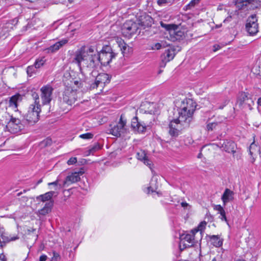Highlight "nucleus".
Listing matches in <instances>:
<instances>
[{
    "instance_id": "nucleus-1",
    "label": "nucleus",
    "mask_w": 261,
    "mask_h": 261,
    "mask_svg": "<svg viewBox=\"0 0 261 261\" xmlns=\"http://www.w3.org/2000/svg\"><path fill=\"white\" fill-rule=\"evenodd\" d=\"M116 56L109 46L103 47L100 53L93 46H82L75 51L73 62L77 65L82 73L93 74L99 63L101 65L107 66Z\"/></svg>"
},
{
    "instance_id": "nucleus-2",
    "label": "nucleus",
    "mask_w": 261,
    "mask_h": 261,
    "mask_svg": "<svg viewBox=\"0 0 261 261\" xmlns=\"http://www.w3.org/2000/svg\"><path fill=\"white\" fill-rule=\"evenodd\" d=\"M144 18L146 19V22L143 21V19H141L140 20V23H137L132 20L126 21L122 27L121 31L122 35L124 37L129 38L136 33L139 29L140 24L143 27L151 26L152 21V18L148 15H146L144 16Z\"/></svg>"
},
{
    "instance_id": "nucleus-3",
    "label": "nucleus",
    "mask_w": 261,
    "mask_h": 261,
    "mask_svg": "<svg viewBox=\"0 0 261 261\" xmlns=\"http://www.w3.org/2000/svg\"><path fill=\"white\" fill-rule=\"evenodd\" d=\"M32 96L34 100V103L30 105L25 116V121L29 125H34L39 120V113L41 112L39 95L34 92L32 93Z\"/></svg>"
},
{
    "instance_id": "nucleus-4",
    "label": "nucleus",
    "mask_w": 261,
    "mask_h": 261,
    "mask_svg": "<svg viewBox=\"0 0 261 261\" xmlns=\"http://www.w3.org/2000/svg\"><path fill=\"white\" fill-rule=\"evenodd\" d=\"M196 103L192 99H185L182 101L180 108L178 110V114L180 120L190 122L192 116L196 109Z\"/></svg>"
},
{
    "instance_id": "nucleus-5",
    "label": "nucleus",
    "mask_w": 261,
    "mask_h": 261,
    "mask_svg": "<svg viewBox=\"0 0 261 261\" xmlns=\"http://www.w3.org/2000/svg\"><path fill=\"white\" fill-rule=\"evenodd\" d=\"M83 74H91L92 76L94 78V81H91V83L90 84L89 89L90 90L99 88V90L102 91V89L105 86V84L110 81V76L107 73H100L96 75L97 72L96 71V69H95L93 74H92L91 72H88Z\"/></svg>"
},
{
    "instance_id": "nucleus-6",
    "label": "nucleus",
    "mask_w": 261,
    "mask_h": 261,
    "mask_svg": "<svg viewBox=\"0 0 261 261\" xmlns=\"http://www.w3.org/2000/svg\"><path fill=\"white\" fill-rule=\"evenodd\" d=\"M162 28L168 31L170 39L172 41H175L182 39L185 36V31L181 29V26L174 24H166L161 22Z\"/></svg>"
},
{
    "instance_id": "nucleus-7",
    "label": "nucleus",
    "mask_w": 261,
    "mask_h": 261,
    "mask_svg": "<svg viewBox=\"0 0 261 261\" xmlns=\"http://www.w3.org/2000/svg\"><path fill=\"white\" fill-rule=\"evenodd\" d=\"M196 234H197L196 229L192 230L190 233L181 234L180 236L179 247L181 248L182 245L184 248L190 247L197 243L198 240Z\"/></svg>"
},
{
    "instance_id": "nucleus-8",
    "label": "nucleus",
    "mask_w": 261,
    "mask_h": 261,
    "mask_svg": "<svg viewBox=\"0 0 261 261\" xmlns=\"http://www.w3.org/2000/svg\"><path fill=\"white\" fill-rule=\"evenodd\" d=\"M179 116L178 118L174 119L170 122L169 124V134L173 138L177 137L180 134V131L183 127L189 125V122L187 121H181Z\"/></svg>"
},
{
    "instance_id": "nucleus-9",
    "label": "nucleus",
    "mask_w": 261,
    "mask_h": 261,
    "mask_svg": "<svg viewBox=\"0 0 261 261\" xmlns=\"http://www.w3.org/2000/svg\"><path fill=\"white\" fill-rule=\"evenodd\" d=\"M127 121L125 118L124 114H122L120 116L118 123L112 126L111 125L110 128L109 129V133L114 136L119 137L122 134H124L126 130V124Z\"/></svg>"
},
{
    "instance_id": "nucleus-10",
    "label": "nucleus",
    "mask_w": 261,
    "mask_h": 261,
    "mask_svg": "<svg viewBox=\"0 0 261 261\" xmlns=\"http://www.w3.org/2000/svg\"><path fill=\"white\" fill-rule=\"evenodd\" d=\"M10 119L6 126L8 131L12 134L20 132L24 127V125L19 118L13 116H9Z\"/></svg>"
},
{
    "instance_id": "nucleus-11",
    "label": "nucleus",
    "mask_w": 261,
    "mask_h": 261,
    "mask_svg": "<svg viewBox=\"0 0 261 261\" xmlns=\"http://www.w3.org/2000/svg\"><path fill=\"white\" fill-rule=\"evenodd\" d=\"M245 29L250 36L256 35L258 32V24L256 14H253L248 17L246 20Z\"/></svg>"
},
{
    "instance_id": "nucleus-12",
    "label": "nucleus",
    "mask_w": 261,
    "mask_h": 261,
    "mask_svg": "<svg viewBox=\"0 0 261 261\" xmlns=\"http://www.w3.org/2000/svg\"><path fill=\"white\" fill-rule=\"evenodd\" d=\"M54 89L49 84L42 86L40 89V97L43 105L49 104L52 99Z\"/></svg>"
},
{
    "instance_id": "nucleus-13",
    "label": "nucleus",
    "mask_w": 261,
    "mask_h": 261,
    "mask_svg": "<svg viewBox=\"0 0 261 261\" xmlns=\"http://www.w3.org/2000/svg\"><path fill=\"white\" fill-rule=\"evenodd\" d=\"M77 93L75 90L70 88L65 90L63 94V101L68 105L71 106L77 99Z\"/></svg>"
},
{
    "instance_id": "nucleus-14",
    "label": "nucleus",
    "mask_w": 261,
    "mask_h": 261,
    "mask_svg": "<svg viewBox=\"0 0 261 261\" xmlns=\"http://www.w3.org/2000/svg\"><path fill=\"white\" fill-rule=\"evenodd\" d=\"M217 145L222 150L228 153H232L233 154L236 152L237 145L236 143L232 141L223 140L219 142Z\"/></svg>"
},
{
    "instance_id": "nucleus-15",
    "label": "nucleus",
    "mask_w": 261,
    "mask_h": 261,
    "mask_svg": "<svg viewBox=\"0 0 261 261\" xmlns=\"http://www.w3.org/2000/svg\"><path fill=\"white\" fill-rule=\"evenodd\" d=\"M147 125L142 121H139L137 116L134 117L131 122V127L135 133H144L146 132Z\"/></svg>"
},
{
    "instance_id": "nucleus-16",
    "label": "nucleus",
    "mask_w": 261,
    "mask_h": 261,
    "mask_svg": "<svg viewBox=\"0 0 261 261\" xmlns=\"http://www.w3.org/2000/svg\"><path fill=\"white\" fill-rule=\"evenodd\" d=\"M234 3L239 9L251 10L255 7L256 0H234Z\"/></svg>"
},
{
    "instance_id": "nucleus-17",
    "label": "nucleus",
    "mask_w": 261,
    "mask_h": 261,
    "mask_svg": "<svg viewBox=\"0 0 261 261\" xmlns=\"http://www.w3.org/2000/svg\"><path fill=\"white\" fill-rule=\"evenodd\" d=\"M84 173V172L82 169H81L79 172L72 173L71 174L66 177L65 180L64 181L63 185L64 186H68L71 184L79 181L81 179L80 176L83 175Z\"/></svg>"
},
{
    "instance_id": "nucleus-18",
    "label": "nucleus",
    "mask_w": 261,
    "mask_h": 261,
    "mask_svg": "<svg viewBox=\"0 0 261 261\" xmlns=\"http://www.w3.org/2000/svg\"><path fill=\"white\" fill-rule=\"evenodd\" d=\"M68 42V40L67 39H62L59 41L57 42L49 47L46 48L45 51L48 54H54L57 52L60 49L62 46L67 44Z\"/></svg>"
},
{
    "instance_id": "nucleus-19",
    "label": "nucleus",
    "mask_w": 261,
    "mask_h": 261,
    "mask_svg": "<svg viewBox=\"0 0 261 261\" xmlns=\"http://www.w3.org/2000/svg\"><path fill=\"white\" fill-rule=\"evenodd\" d=\"M136 157L138 160L142 162L145 165L148 166V167L152 170V163L148 159L144 150H140L137 152Z\"/></svg>"
},
{
    "instance_id": "nucleus-20",
    "label": "nucleus",
    "mask_w": 261,
    "mask_h": 261,
    "mask_svg": "<svg viewBox=\"0 0 261 261\" xmlns=\"http://www.w3.org/2000/svg\"><path fill=\"white\" fill-rule=\"evenodd\" d=\"M249 154L251 156V162L253 163L255 160V158L260 152L259 147L253 141L250 145L249 148Z\"/></svg>"
},
{
    "instance_id": "nucleus-21",
    "label": "nucleus",
    "mask_w": 261,
    "mask_h": 261,
    "mask_svg": "<svg viewBox=\"0 0 261 261\" xmlns=\"http://www.w3.org/2000/svg\"><path fill=\"white\" fill-rule=\"evenodd\" d=\"M21 101V96L19 94H15L10 98L9 107L13 109L15 112L18 111L17 109L18 102Z\"/></svg>"
},
{
    "instance_id": "nucleus-22",
    "label": "nucleus",
    "mask_w": 261,
    "mask_h": 261,
    "mask_svg": "<svg viewBox=\"0 0 261 261\" xmlns=\"http://www.w3.org/2000/svg\"><path fill=\"white\" fill-rule=\"evenodd\" d=\"M233 195L234 193L229 189L227 188L225 190L221 197V199L224 205L233 200Z\"/></svg>"
},
{
    "instance_id": "nucleus-23",
    "label": "nucleus",
    "mask_w": 261,
    "mask_h": 261,
    "mask_svg": "<svg viewBox=\"0 0 261 261\" xmlns=\"http://www.w3.org/2000/svg\"><path fill=\"white\" fill-rule=\"evenodd\" d=\"M211 243L216 247H220L223 244V239L219 235H212L209 236Z\"/></svg>"
},
{
    "instance_id": "nucleus-24",
    "label": "nucleus",
    "mask_w": 261,
    "mask_h": 261,
    "mask_svg": "<svg viewBox=\"0 0 261 261\" xmlns=\"http://www.w3.org/2000/svg\"><path fill=\"white\" fill-rule=\"evenodd\" d=\"M53 206V201H50L47 202L46 203H45L44 206L38 211L39 215L44 216V215L48 214L51 211Z\"/></svg>"
},
{
    "instance_id": "nucleus-25",
    "label": "nucleus",
    "mask_w": 261,
    "mask_h": 261,
    "mask_svg": "<svg viewBox=\"0 0 261 261\" xmlns=\"http://www.w3.org/2000/svg\"><path fill=\"white\" fill-rule=\"evenodd\" d=\"M100 149V145L98 143H95L92 146H89L87 150L85 152V156H89L93 154L95 152Z\"/></svg>"
},
{
    "instance_id": "nucleus-26",
    "label": "nucleus",
    "mask_w": 261,
    "mask_h": 261,
    "mask_svg": "<svg viewBox=\"0 0 261 261\" xmlns=\"http://www.w3.org/2000/svg\"><path fill=\"white\" fill-rule=\"evenodd\" d=\"M55 193L54 191H49L46 192L44 194L41 195L37 197V199L41 200L43 202L46 201H51V199L53 197L54 194Z\"/></svg>"
},
{
    "instance_id": "nucleus-27",
    "label": "nucleus",
    "mask_w": 261,
    "mask_h": 261,
    "mask_svg": "<svg viewBox=\"0 0 261 261\" xmlns=\"http://www.w3.org/2000/svg\"><path fill=\"white\" fill-rule=\"evenodd\" d=\"M116 42L118 45V46L120 48L122 54L124 55L128 47V45L121 38L118 37L116 38Z\"/></svg>"
},
{
    "instance_id": "nucleus-28",
    "label": "nucleus",
    "mask_w": 261,
    "mask_h": 261,
    "mask_svg": "<svg viewBox=\"0 0 261 261\" xmlns=\"http://www.w3.org/2000/svg\"><path fill=\"white\" fill-rule=\"evenodd\" d=\"M46 62V59L44 57H42L37 59L34 63V65L36 69L40 68L43 66Z\"/></svg>"
},
{
    "instance_id": "nucleus-29",
    "label": "nucleus",
    "mask_w": 261,
    "mask_h": 261,
    "mask_svg": "<svg viewBox=\"0 0 261 261\" xmlns=\"http://www.w3.org/2000/svg\"><path fill=\"white\" fill-rule=\"evenodd\" d=\"M164 55L167 60L169 61L173 59L175 56L174 50L172 49H168L165 50Z\"/></svg>"
},
{
    "instance_id": "nucleus-30",
    "label": "nucleus",
    "mask_w": 261,
    "mask_h": 261,
    "mask_svg": "<svg viewBox=\"0 0 261 261\" xmlns=\"http://www.w3.org/2000/svg\"><path fill=\"white\" fill-rule=\"evenodd\" d=\"M228 102H229V99H227V98H223L222 100V102H218L217 103V107L216 109H223L224 107H225L228 103Z\"/></svg>"
},
{
    "instance_id": "nucleus-31",
    "label": "nucleus",
    "mask_w": 261,
    "mask_h": 261,
    "mask_svg": "<svg viewBox=\"0 0 261 261\" xmlns=\"http://www.w3.org/2000/svg\"><path fill=\"white\" fill-rule=\"evenodd\" d=\"M206 225V222L205 221H202L198 225L197 228L195 229L197 230V233H198L199 231H200L199 234L200 238L201 236V233L202 231H203L204 229H205Z\"/></svg>"
},
{
    "instance_id": "nucleus-32",
    "label": "nucleus",
    "mask_w": 261,
    "mask_h": 261,
    "mask_svg": "<svg viewBox=\"0 0 261 261\" xmlns=\"http://www.w3.org/2000/svg\"><path fill=\"white\" fill-rule=\"evenodd\" d=\"M36 69H37L36 68V67H35V66L34 65H32V66H28L27 69V72L28 74L30 76H31L33 73L36 72Z\"/></svg>"
},
{
    "instance_id": "nucleus-33",
    "label": "nucleus",
    "mask_w": 261,
    "mask_h": 261,
    "mask_svg": "<svg viewBox=\"0 0 261 261\" xmlns=\"http://www.w3.org/2000/svg\"><path fill=\"white\" fill-rule=\"evenodd\" d=\"M51 139L50 138H47L41 142L40 145L42 147H46L48 146H50L51 144Z\"/></svg>"
},
{
    "instance_id": "nucleus-34",
    "label": "nucleus",
    "mask_w": 261,
    "mask_h": 261,
    "mask_svg": "<svg viewBox=\"0 0 261 261\" xmlns=\"http://www.w3.org/2000/svg\"><path fill=\"white\" fill-rule=\"evenodd\" d=\"M48 185L49 186H53L54 187V189L55 190H59L62 188L61 185L59 184V180H58V179L54 182L48 183Z\"/></svg>"
},
{
    "instance_id": "nucleus-35",
    "label": "nucleus",
    "mask_w": 261,
    "mask_h": 261,
    "mask_svg": "<svg viewBox=\"0 0 261 261\" xmlns=\"http://www.w3.org/2000/svg\"><path fill=\"white\" fill-rule=\"evenodd\" d=\"M200 0H192L188 5L186 6L187 9H191L199 2Z\"/></svg>"
},
{
    "instance_id": "nucleus-36",
    "label": "nucleus",
    "mask_w": 261,
    "mask_h": 261,
    "mask_svg": "<svg viewBox=\"0 0 261 261\" xmlns=\"http://www.w3.org/2000/svg\"><path fill=\"white\" fill-rule=\"evenodd\" d=\"M80 138L83 139H92L93 137V135L90 133H87L86 134H82L80 135Z\"/></svg>"
},
{
    "instance_id": "nucleus-37",
    "label": "nucleus",
    "mask_w": 261,
    "mask_h": 261,
    "mask_svg": "<svg viewBox=\"0 0 261 261\" xmlns=\"http://www.w3.org/2000/svg\"><path fill=\"white\" fill-rule=\"evenodd\" d=\"M212 261H223V253L219 252L215 256H214Z\"/></svg>"
},
{
    "instance_id": "nucleus-38",
    "label": "nucleus",
    "mask_w": 261,
    "mask_h": 261,
    "mask_svg": "<svg viewBox=\"0 0 261 261\" xmlns=\"http://www.w3.org/2000/svg\"><path fill=\"white\" fill-rule=\"evenodd\" d=\"M217 122L209 123L207 124L206 127L208 130H213L217 126Z\"/></svg>"
},
{
    "instance_id": "nucleus-39",
    "label": "nucleus",
    "mask_w": 261,
    "mask_h": 261,
    "mask_svg": "<svg viewBox=\"0 0 261 261\" xmlns=\"http://www.w3.org/2000/svg\"><path fill=\"white\" fill-rule=\"evenodd\" d=\"M60 255L59 253L55 251L53 252V256L52 257L50 261H59L60 259Z\"/></svg>"
},
{
    "instance_id": "nucleus-40",
    "label": "nucleus",
    "mask_w": 261,
    "mask_h": 261,
    "mask_svg": "<svg viewBox=\"0 0 261 261\" xmlns=\"http://www.w3.org/2000/svg\"><path fill=\"white\" fill-rule=\"evenodd\" d=\"M77 162V158L75 157H72L70 158L67 163L68 165H71L75 164Z\"/></svg>"
},
{
    "instance_id": "nucleus-41",
    "label": "nucleus",
    "mask_w": 261,
    "mask_h": 261,
    "mask_svg": "<svg viewBox=\"0 0 261 261\" xmlns=\"http://www.w3.org/2000/svg\"><path fill=\"white\" fill-rule=\"evenodd\" d=\"M174 0H158V4L161 6L166 4L171 3L173 2Z\"/></svg>"
},
{
    "instance_id": "nucleus-42",
    "label": "nucleus",
    "mask_w": 261,
    "mask_h": 261,
    "mask_svg": "<svg viewBox=\"0 0 261 261\" xmlns=\"http://www.w3.org/2000/svg\"><path fill=\"white\" fill-rule=\"evenodd\" d=\"M241 101L240 104H241V103H242V101H243H243H246V100H248H248H249V99L248 98V96H247V94H246V93H242L241 94Z\"/></svg>"
},
{
    "instance_id": "nucleus-43",
    "label": "nucleus",
    "mask_w": 261,
    "mask_h": 261,
    "mask_svg": "<svg viewBox=\"0 0 261 261\" xmlns=\"http://www.w3.org/2000/svg\"><path fill=\"white\" fill-rule=\"evenodd\" d=\"M156 190V187H152V186H150V187H148L147 188V193H150V192L151 193H153V192H155V191Z\"/></svg>"
},
{
    "instance_id": "nucleus-44",
    "label": "nucleus",
    "mask_w": 261,
    "mask_h": 261,
    "mask_svg": "<svg viewBox=\"0 0 261 261\" xmlns=\"http://www.w3.org/2000/svg\"><path fill=\"white\" fill-rule=\"evenodd\" d=\"M162 48V45L160 43H156L153 46H152V49L159 50Z\"/></svg>"
},
{
    "instance_id": "nucleus-45",
    "label": "nucleus",
    "mask_w": 261,
    "mask_h": 261,
    "mask_svg": "<svg viewBox=\"0 0 261 261\" xmlns=\"http://www.w3.org/2000/svg\"><path fill=\"white\" fill-rule=\"evenodd\" d=\"M74 84L77 87H82L83 85V83L81 81H74Z\"/></svg>"
},
{
    "instance_id": "nucleus-46",
    "label": "nucleus",
    "mask_w": 261,
    "mask_h": 261,
    "mask_svg": "<svg viewBox=\"0 0 261 261\" xmlns=\"http://www.w3.org/2000/svg\"><path fill=\"white\" fill-rule=\"evenodd\" d=\"M47 258V256L45 254L41 255L39 257V261H46Z\"/></svg>"
},
{
    "instance_id": "nucleus-47",
    "label": "nucleus",
    "mask_w": 261,
    "mask_h": 261,
    "mask_svg": "<svg viewBox=\"0 0 261 261\" xmlns=\"http://www.w3.org/2000/svg\"><path fill=\"white\" fill-rule=\"evenodd\" d=\"M223 207L222 206H221L220 205H216L215 206V210L217 211L218 212L220 211H222V210H223Z\"/></svg>"
},
{
    "instance_id": "nucleus-48",
    "label": "nucleus",
    "mask_w": 261,
    "mask_h": 261,
    "mask_svg": "<svg viewBox=\"0 0 261 261\" xmlns=\"http://www.w3.org/2000/svg\"><path fill=\"white\" fill-rule=\"evenodd\" d=\"M0 261H7V258L3 253L0 254Z\"/></svg>"
},
{
    "instance_id": "nucleus-49",
    "label": "nucleus",
    "mask_w": 261,
    "mask_h": 261,
    "mask_svg": "<svg viewBox=\"0 0 261 261\" xmlns=\"http://www.w3.org/2000/svg\"><path fill=\"white\" fill-rule=\"evenodd\" d=\"M220 218L222 221H225V222H227L225 213L221 216H220Z\"/></svg>"
},
{
    "instance_id": "nucleus-50",
    "label": "nucleus",
    "mask_w": 261,
    "mask_h": 261,
    "mask_svg": "<svg viewBox=\"0 0 261 261\" xmlns=\"http://www.w3.org/2000/svg\"><path fill=\"white\" fill-rule=\"evenodd\" d=\"M231 18H232L231 16H229L224 20L223 22H230L231 20Z\"/></svg>"
},
{
    "instance_id": "nucleus-51",
    "label": "nucleus",
    "mask_w": 261,
    "mask_h": 261,
    "mask_svg": "<svg viewBox=\"0 0 261 261\" xmlns=\"http://www.w3.org/2000/svg\"><path fill=\"white\" fill-rule=\"evenodd\" d=\"M181 206L183 207H186L188 206V204L186 202H182L181 203Z\"/></svg>"
},
{
    "instance_id": "nucleus-52",
    "label": "nucleus",
    "mask_w": 261,
    "mask_h": 261,
    "mask_svg": "<svg viewBox=\"0 0 261 261\" xmlns=\"http://www.w3.org/2000/svg\"><path fill=\"white\" fill-rule=\"evenodd\" d=\"M257 103L258 106H261V97L258 99Z\"/></svg>"
},
{
    "instance_id": "nucleus-53",
    "label": "nucleus",
    "mask_w": 261,
    "mask_h": 261,
    "mask_svg": "<svg viewBox=\"0 0 261 261\" xmlns=\"http://www.w3.org/2000/svg\"><path fill=\"white\" fill-rule=\"evenodd\" d=\"M250 103H248V106L249 107V109H251V104H253L254 103V102L253 100H252L251 99H250Z\"/></svg>"
},
{
    "instance_id": "nucleus-54",
    "label": "nucleus",
    "mask_w": 261,
    "mask_h": 261,
    "mask_svg": "<svg viewBox=\"0 0 261 261\" xmlns=\"http://www.w3.org/2000/svg\"><path fill=\"white\" fill-rule=\"evenodd\" d=\"M218 213L220 214V216H221V215L224 214L225 213V212L223 208V210H222V211H220Z\"/></svg>"
},
{
    "instance_id": "nucleus-55",
    "label": "nucleus",
    "mask_w": 261,
    "mask_h": 261,
    "mask_svg": "<svg viewBox=\"0 0 261 261\" xmlns=\"http://www.w3.org/2000/svg\"><path fill=\"white\" fill-rule=\"evenodd\" d=\"M42 179H39V180L37 181V185H38V184H40L41 182H42Z\"/></svg>"
},
{
    "instance_id": "nucleus-56",
    "label": "nucleus",
    "mask_w": 261,
    "mask_h": 261,
    "mask_svg": "<svg viewBox=\"0 0 261 261\" xmlns=\"http://www.w3.org/2000/svg\"><path fill=\"white\" fill-rule=\"evenodd\" d=\"M35 231V229L32 228V229H28V231L29 232H34Z\"/></svg>"
},
{
    "instance_id": "nucleus-57",
    "label": "nucleus",
    "mask_w": 261,
    "mask_h": 261,
    "mask_svg": "<svg viewBox=\"0 0 261 261\" xmlns=\"http://www.w3.org/2000/svg\"><path fill=\"white\" fill-rule=\"evenodd\" d=\"M21 194V193H18L17 195H18V196H19V195H20Z\"/></svg>"
}]
</instances>
